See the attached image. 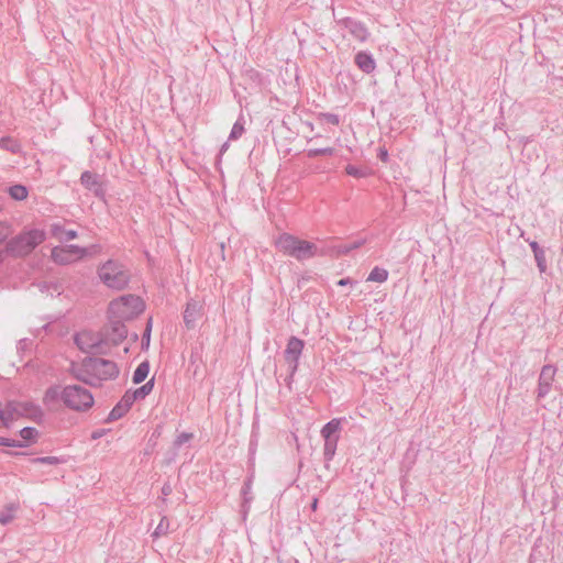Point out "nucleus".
<instances>
[{"label":"nucleus","mask_w":563,"mask_h":563,"mask_svg":"<svg viewBox=\"0 0 563 563\" xmlns=\"http://www.w3.org/2000/svg\"><path fill=\"white\" fill-rule=\"evenodd\" d=\"M202 306L198 302H188L184 312V321L188 329L195 327L196 321L200 318Z\"/></svg>","instance_id":"2eb2a0df"},{"label":"nucleus","mask_w":563,"mask_h":563,"mask_svg":"<svg viewBox=\"0 0 563 563\" xmlns=\"http://www.w3.org/2000/svg\"><path fill=\"white\" fill-rule=\"evenodd\" d=\"M46 238L43 229L32 228L22 231L8 243L9 251L15 256L29 255Z\"/></svg>","instance_id":"20e7f679"},{"label":"nucleus","mask_w":563,"mask_h":563,"mask_svg":"<svg viewBox=\"0 0 563 563\" xmlns=\"http://www.w3.org/2000/svg\"><path fill=\"white\" fill-rule=\"evenodd\" d=\"M556 368L552 365H544L539 376L538 398L545 397L554 380Z\"/></svg>","instance_id":"f8f14e48"},{"label":"nucleus","mask_w":563,"mask_h":563,"mask_svg":"<svg viewBox=\"0 0 563 563\" xmlns=\"http://www.w3.org/2000/svg\"><path fill=\"white\" fill-rule=\"evenodd\" d=\"M153 386L154 382L153 379H151L145 385L137 388L133 394L126 393L122 399V402L118 407L112 409L110 416L112 418H119L122 415L120 410L123 406L124 410H128L135 399L144 398L145 396H147L152 391Z\"/></svg>","instance_id":"9d476101"},{"label":"nucleus","mask_w":563,"mask_h":563,"mask_svg":"<svg viewBox=\"0 0 563 563\" xmlns=\"http://www.w3.org/2000/svg\"><path fill=\"white\" fill-rule=\"evenodd\" d=\"M275 247L289 256L297 260L308 258L314 255L316 245L306 240H300L291 234L283 233L274 242Z\"/></svg>","instance_id":"7ed1b4c3"},{"label":"nucleus","mask_w":563,"mask_h":563,"mask_svg":"<svg viewBox=\"0 0 563 563\" xmlns=\"http://www.w3.org/2000/svg\"><path fill=\"white\" fill-rule=\"evenodd\" d=\"M146 338V343L148 344L150 341V327L146 330V334L144 335Z\"/></svg>","instance_id":"7c9ffc66"},{"label":"nucleus","mask_w":563,"mask_h":563,"mask_svg":"<svg viewBox=\"0 0 563 563\" xmlns=\"http://www.w3.org/2000/svg\"><path fill=\"white\" fill-rule=\"evenodd\" d=\"M332 148H325V150H319V151H311V155H319V154H332Z\"/></svg>","instance_id":"cd10ccee"},{"label":"nucleus","mask_w":563,"mask_h":563,"mask_svg":"<svg viewBox=\"0 0 563 563\" xmlns=\"http://www.w3.org/2000/svg\"><path fill=\"white\" fill-rule=\"evenodd\" d=\"M35 412V408L26 402L0 404V428H8L12 422L21 417H30Z\"/></svg>","instance_id":"0eeeda50"},{"label":"nucleus","mask_w":563,"mask_h":563,"mask_svg":"<svg viewBox=\"0 0 563 563\" xmlns=\"http://www.w3.org/2000/svg\"><path fill=\"white\" fill-rule=\"evenodd\" d=\"M36 461L42 462V463H48V464H57L58 463V459L54 457V456L42 457V459H37Z\"/></svg>","instance_id":"a878e982"},{"label":"nucleus","mask_w":563,"mask_h":563,"mask_svg":"<svg viewBox=\"0 0 563 563\" xmlns=\"http://www.w3.org/2000/svg\"><path fill=\"white\" fill-rule=\"evenodd\" d=\"M311 508H312V510H317V508H318V499H314V500L312 501V504H311Z\"/></svg>","instance_id":"c756f323"},{"label":"nucleus","mask_w":563,"mask_h":563,"mask_svg":"<svg viewBox=\"0 0 563 563\" xmlns=\"http://www.w3.org/2000/svg\"><path fill=\"white\" fill-rule=\"evenodd\" d=\"M349 284H351V280L349 278H343V279H340L338 282L339 286H345V285H349Z\"/></svg>","instance_id":"c85d7f7f"},{"label":"nucleus","mask_w":563,"mask_h":563,"mask_svg":"<svg viewBox=\"0 0 563 563\" xmlns=\"http://www.w3.org/2000/svg\"><path fill=\"white\" fill-rule=\"evenodd\" d=\"M99 279L109 288L122 289L130 279L125 267L115 261L109 260L98 267Z\"/></svg>","instance_id":"39448f33"},{"label":"nucleus","mask_w":563,"mask_h":563,"mask_svg":"<svg viewBox=\"0 0 563 563\" xmlns=\"http://www.w3.org/2000/svg\"><path fill=\"white\" fill-rule=\"evenodd\" d=\"M382 157H383V159H385V158L387 157V153H386V152H383V153H382Z\"/></svg>","instance_id":"473e14b6"},{"label":"nucleus","mask_w":563,"mask_h":563,"mask_svg":"<svg viewBox=\"0 0 563 563\" xmlns=\"http://www.w3.org/2000/svg\"><path fill=\"white\" fill-rule=\"evenodd\" d=\"M355 63L363 71L369 74L375 69V62L371 55L360 52L355 57Z\"/></svg>","instance_id":"f3484780"},{"label":"nucleus","mask_w":563,"mask_h":563,"mask_svg":"<svg viewBox=\"0 0 563 563\" xmlns=\"http://www.w3.org/2000/svg\"><path fill=\"white\" fill-rule=\"evenodd\" d=\"M530 249L533 252V256L541 274H545L548 269L547 265V250L541 247L537 242L530 241Z\"/></svg>","instance_id":"dca6fc26"},{"label":"nucleus","mask_w":563,"mask_h":563,"mask_svg":"<svg viewBox=\"0 0 563 563\" xmlns=\"http://www.w3.org/2000/svg\"><path fill=\"white\" fill-rule=\"evenodd\" d=\"M9 195L14 200H24L27 197V189L22 185H14L9 188Z\"/></svg>","instance_id":"aec40b11"},{"label":"nucleus","mask_w":563,"mask_h":563,"mask_svg":"<svg viewBox=\"0 0 563 563\" xmlns=\"http://www.w3.org/2000/svg\"><path fill=\"white\" fill-rule=\"evenodd\" d=\"M20 435L22 438V442H18V441H14V440H9L7 438L0 437V445L20 446V448L21 446H26L30 443H33V442L36 441L38 432L34 428H23L20 431Z\"/></svg>","instance_id":"4468645a"},{"label":"nucleus","mask_w":563,"mask_h":563,"mask_svg":"<svg viewBox=\"0 0 563 563\" xmlns=\"http://www.w3.org/2000/svg\"><path fill=\"white\" fill-rule=\"evenodd\" d=\"M65 386L55 384L47 387L43 394L42 401L49 410H58L62 405L65 406Z\"/></svg>","instance_id":"9b49d317"},{"label":"nucleus","mask_w":563,"mask_h":563,"mask_svg":"<svg viewBox=\"0 0 563 563\" xmlns=\"http://www.w3.org/2000/svg\"><path fill=\"white\" fill-rule=\"evenodd\" d=\"M65 406L76 411H84L92 407L93 397L89 390L78 385L65 386Z\"/></svg>","instance_id":"423d86ee"},{"label":"nucleus","mask_w":563,"mask_h":563,"mask_svg":"<svg viewBox=\"0 0 563 563\" xmlns=\"http://www.w3.org/2000/svg\"><path fill=\"white\" fill-rule=\"evenodd\" d=\"M305 343L302 340L291 336L288 342L285 350V360L294 366V368L297 367L299 357L302 353Z\"/></svg>","instance_id":"ddd939ff"},{"label":"nucleus","mask_w":563,"mask_h":563,"mask_svg":"<svg viewBox=\"0 0 563 563\" xmlns=\"http://www.w3.org/2000/svg\"><path fill=\"white\" fill-rule=\"evenodd\" d=\"M145 310L144 300L137 295H122L112 299L107 309V317L110 330L107 331L108 339L118 343L126 335L124 323L137 318Z\"/></svg>","instance_id":"f257e3e1"},{"label":"nucleus","mask_w":563,"mask_h":563,"mask_svg":"<svg viewBox=\"0 0 563 563\" xmlns=\"http://www.w3.org/2000/svg\"><path fill=\"white\" fill-rule=\"evenodd\" d=\"M388 278V272L382 267H374L367 277V282L384 283Z\"/></svg>","instance_id":"6ab92c4d"},{"label":"nucleus","mask_w":563,"mask_h":563,"mask_svg":"<svg viewBox=\"0 0 563 563\" xmlns=\"http://www.w3.org/2000/svg\"><path fill=\"white\" fill-rule=\"evenodd\" d=\"M10 233V227L5 223H0V242H2Z\"/></svg>","instance_id":"393cba45"},{"label":"nucleus","mask_w":563,"mask_h":563,"mask_svg":"<svg viewBox=\"0 0 563 563\" xmlns=\"http://www.w3.org/2000/svg\"><path fill=\"white\" fill-rule=\"evenodd\" d=\"M87 252L76 245L56 246L52 250V258L59 265L75 263L86 256Z\"/></svg>","instance_id":"1a4fd4ad"},{"label":"nucleus","mask_w":563,"mask_h":563,"mask_svg":"<svg viewBox=\"0 0 563 563\" xmlns=\"http://www.w3.org/2000/svg\"><path fill=\"white\" fill-rule=\"evenodd\" d=\"M8 520H9V519H4V517H1V518H0V521H1L2 523H7V522H8Z\"/></svg>","instance_id":"2f4dec72"},{"label":"nucleus","mask_w":563,"mask_h":563,"mask_svg":"<svg viewBox=\"0 0 563 563\" xmlns=\"http://www.w3.org/2000/svg\"><path fill=\"white\" fill-rule=\"evenodd\" d=\"M345 172L347 175H351V176H354V177H364L366 176V174L364 172H362L361 169H358L357 167L353 166V165H347L345 167Z\"/></svg>","instance_id":"5701e85b"},{"label":"nucleus","mask_w":563,"mask_h":563,"mask_svg":"<svg viewBox=\"0 0 563 563\" xmlns=\"http://www.w3.org/2000/svg\"><path fill=\"white\" fill-rule=\"evenodd\" d=\"M107 331H111L109 328H106V333L102 335L99 332L92 330H81L76 333L74 341L79 350L82 352H92L98 349L104 341H110L107 336Z\"/></svg>","instance_id":"6e6552de"},{"label":"nucleus","mask_w":563,"mask_h":563,"mask_svg":"<svg viewBox=\"0 0 563 563\" xmlns=\"http://www.w3.org/2000/svg\"><path fill=\"white\" fill-rule=\"evenodd\" d=\"M81 184L86 186L87 188H91L92 186L97 185V178L93 174L86 172L81 175Z\"/></svg>","instance_id":"4be33fe9"},{"label":"nucleus","mask_w":563,"mask_h":563,"mask_svg":"<svg viewBox=\"0 0 563 563\" xmlns=\"http://www.w3.org/2000/svg\"><path fill=\"white\" fill-rule=\"evenodd\" d=\"M148 373H150L148 363H146V362L141 363L136 367V369L133 374V383L140 384V383L144 382L146 379V377L148 376Z\"/></svg>","instance_id":"a211bd4d"},{"label":"nucleus","mask_w":563,"mask_h":563,"mask_svg":"<svg viewBox=\"0 0 563 563\" xmlns=\"http://www.w3.org/2000/svg\"><path fill=\"white\" fill-rule=\"evenodd\" d=\"M243 132H244L243 125L240 123H235L231 131V137L238 139L243 134Z\"/></svg>","instance_id":"b1692460"},{"label":"nucleus","mask_w":563,"mask_h":563,"mask_svg":"<svg viewBox=\"0 0 563 563\" xmlns=\"http://www.w3.org/2000/svg\"><path fill=\"white\" fill-rule=\"evenodd\" d=\"M74 372L78 379L90 385L113 379L119 374L115 363L103 358H86L81 368L78 371L74 368Z\"/></svg>","instance_id":"f03ea898"},{"label":"nucleus","mask_w":563,"mask_h":563,"mask_svg":"<svg viewBox=\"0 0 563 563\" xmlns=\"http://www.w3.org/2000/svg\"><path fill=\"white\" fill-rule=\"evenodd\" d=\"M340 428V421L336 419L328 422L321 430L322 437L325 440H329L333 433H335Z\"/></svg>","instance_id":"412c9836"},{"label":"nucleus","mask_w":563,"mask_h":563,"mask_svg":"<svg viewBox=\"0 0 563 563\" xmlns=\"http://www.w3.org/2000/svg\"><path fill=\"white\" fill-rule=\"evenodd\" d=\"M77 236L76 232L75 231H66L64 233V236H59L60 239H65V240H73Z\"/></svg>","instance_id":"bb28decb"}]
</instances>
